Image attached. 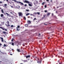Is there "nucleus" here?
Wrapping results in <instances>:
<instances>
[{
    "label": "nucleus",
    "mask_w": 64,
    "mask_h": 64,
    "mask_svg": "<svg viewBox=\"0 0 64 64\" xmlns=\"http://www.w3.org/2000/svg\"><path fill=\"white\" fill-rule=\"evenodd\" d=\"M24 3H28V5L29 6H30V7H32V5L31 4H30V2L28 0H25L24 1Z\"/></svg>",
    "instance_id": "1"
},
{
    "label": "nucleus",
    "mask_w": 64,
    "mask_h": 64,
    "mask_svg": "<svg viewBox=\"0 0 64 64\" xmlns=\"http://www.w3.org/2000/svg\"><path fill=\"white\" fill-rule=\"evenodd\" d=\"M14 2H16V3H18V4H19L20 5H24V4H23V3H22L21 2H18L16 0H14Z\"/></svg>",
    "instance_id": "2"
},
{
    "label": "nucleus",
    "mask_w": 64,
    "mask_h": 64,
    "mask_svg": "<svg viewBox=\"0 0 64 64\" xmlns=\"http://www.w3.org/2000/svg\"><path fill=\"white\" fill-rule=\"evenodd\" d=\"M6 14H7V16H9L10 15V17H11V18H12V19H13V18H14V17L13 16H11V15H10L8 14V13L7 12H6Z\"/></svg>",
    "instance_id": "3"
},
{
    "label": "nucleus",
    "mask_w": 64,
    "mask_h": 64,
    "mask_svg": "<svg viewBox=\"0 0 64 64\" xmlns=\"http://www.w3.org/2000/svg\"><path fill=\"white\" fill-rule=\"evenodd\" d=\"M7 23L8 24H7L8 25H6V24L7 27H9V26H10V25H9V21H7Z\"/></svg>",
    "instance_id": "4"
},
{
    "label": "nucleus",
    "mask_w": 64,
    "mask_h": 64,
    "mask_svg": "<svg viewBox=\"0 0 64 64\" xmlns=\"http://www.w3.org/2000/svg\"><path fill=\"white\" fill-rule=\"evenodd\" d=\"M18 14L19 16H22L23 15V14H22V13L21 12H18Z\"/></svg>",
    "instance_id": "5"
},
{
    "label": "nucleus",
    "mask_w": 64,
    "mask_h": 64,
    "mask_svg": "<svg viewBox=\"0 0 64 64\" xmlns=\"http://www.w3.org/2000/svg\"><path fill=\"white\" fill-rule=\"evenodd\" d=\"M20 26H18L16 28V29L18 31H19V30H19V28H20Z\"/></svg>",
    "instance_id": "6"
},
{
    "label": "nucleus",
    "mask_w": 64,
    "mask_h": 64,
    "mask_svg": "<svg viewBox=\"0 0 64 64\" xmlns=\"http://www.w3.org/2000/svg\"><path fill=\"white\" fill-rule=\"evenodd\" d=\"M12 18H8V21H10V22H12Z\"/></svg>",
    "instance_id": "7"
},
{
    "label": "nucleus",
    "mask_w": 64,
    "mask_h": 64,
    "mask_svg": "<svg viewBox=\"0 0 64 64\" xmlns=\"http://www.w3.org/2000/svg\"><path fill=\"white\" fill-rule=\"evenodd\" d=\"M31 21L30 20H28L27 21V24H31Z\"/></svg>",
    "instance_id": "8"
},
{
    "label": "nucleus",
    "mask_w": 64,
    "mask_h": 64,
    "mask_svg": "<svg viewBox=\"0 0 64 64\" xmlns=\"http://www.w3.org/2000/svg\"><path fill=\"white\" fill-rule=\"evenodd\" d=\"M16 50L18 52H21V50H20V48L17 49Z\"/></svg>",
    "instance_id": "9"
},
{
    "label": "nucleus",
    "mask_w": 64,
    "mask_h": 64,
    "mask_svg": "<svg viewBox=\"0 0 64 64\" xmlns=\"http://www.w3.org/2000/svg\"><path fill=\"white\" fill-rule=\"evenodd\" d=\"M26 58H30V55H28V56H26Z\"/></svg>",
    "instance_id": "10"
},
{
    "label": "nucleus",
    "mask_w": 64,
    "mask_h": 64,
    "mask_svg": "<svg viewBox=\"0 0 64 64\" xmlns=\"http://www.w3.org/2000/svg\"><path fill=\"white\" fill-rule=\"evenodd\" d=\"M0 38L1 39H2V42H4V40H3V38H2V37H0Z\"/></svg>",
    "instance_id": "11"
},
{
    "label": "nucleus",
    "mask_w": 64,
    "mask_h": 64,
    "mask_svg": "<svg viewBox=\"0 0 64 64\" xmlns=\"http://www.w3.org/2000/svg\"><path fill=\"white\" fill-rule=\"evenodd\" d=\"M50 13L48 12L47 14V16H49V15H50Z\"/></svg>",
    "instance_id": "12"
},
{
    "label": "nucleus",
    "mask_w": 64,
    "mask_h": 64,
    "mask_svg": "<svg viewBox=\"0 0 64 64\" xmlns=\"http://www.w3.org/2000/svg\"><path fill=\"white\" fill-rule=\"evenodd\" d=\"M4 16V14H2L0 15V16L1 17H3Z\"/></svg>",
    "instance_id": "13"
},
{
    "label": "nucleus",
    "mask_w": 64,
    "mask_h": 64,
    "mask_svg": "<svg viewBox=\"0 0 64 64\" xmlns=\"http://www.w3.org/2000/svg\"><path fill=\"white\" fill-rule=\"evenodd\" d=\"M24 26L25 27H28V24H25Z\"/></svg>",
    "instance_id": "14"
},
{
    "label": "nucleus",
    "mask_w": 64,
    "mask_h": 64,
    "mask_svg": "<svg viewBox=\"0 0 64 64\" xmlns=\"http://www.w3.org/2000/svg\"><path fill=\"white\" fill-rule=\"evenodd\" d=\"M30 15V13H28L26 14V16H28V15Z\"/></svg>",
    "instance_id": "15"
},
{
    "label": "nucleus",
    "mask_w": 64,
    "mask_h": 64,
    "mask_svg": "<svg viewBox=\"0 0 64 64\" xmlns=\"http://www.w3.org/2000/svg\"><path fill=\"white\" fill-rule=\"evenodd\" d=\"M3 33L4 34H7V32H3Z\"/></svg>",
    "instance_id": "16"
},
{
    "label": "nucleus",
    "mask_w": 64,
    "mask_h": 64,
    "mask_svg": "<svg viewBox=\"0 0 64 64\" xmlns=\"http://www.w3.org/2000/svg\"><path fill=\"white\" fill-rule=\"evenodd\" d=\"M23 62H27V60H23Z\"/></svg>",
    "instance_id": "17"
},
{
    "label": "nucleus",
    "mask_w": 64,
    "mask_h": 64,
    "mask_svg": "<svg viewBox=\"0 0 64 64\" xmlns=\"http://www.w3.org/2000/svg\"><path fill=\"white\" fill-rule=\"evenodd\" d=\"M46 16V15L44 14L43 15V17L42 18H45V16Z\"/></svg>",
    "instance_id": "18"
},
{
    "label": "nucleus",
    "mask_w": 64,
    "mask_h": 64,
    "mask_svg": "<svg viewBox=\"0 0 64 64\" xmlns=\"http://www.w3.org/2000/svg\"><path fill=\"white\" fill-rule=\"evenodd\" d=\"M45 2H43L42 3V5H44V4H45Z\"/></svg>",
    "instance_id": "19"
},
{
    "label": "nucleus",
    "mask_w": 64,
    "mask_h": 64,
    "mask_svg": "<svg viewBox=\"0 0 64 64\" xmlns=\"http://www.w3.org/2000/svg\"><path fill=\"white\" fill-rule=\"evenodd\" d=\"M1 12H2V13H4V12L3 11V10H1Z\"/></svg>",
    "instance_id": "20"
},
{
    "label": "nucleus",
    "mask_w": 64,
    "mask_h": 64,
    "mask_svg": "<svg viewBox=\"0 0 64 64\" xmlns=\"http://www.w3.org/2000/svg\"><path fill=\"white\" fill-rule=\"evenodd\" d=\"M44 8H47V5H45L44 6Z\"/></svg>",
    "instance_id": "21"
},
{
    "label": "nucleus",
    "mask_w": 64,
    "mask_h": 64,
    "mask_svg": "<svg viewBox=\"0 0 64 64\" xmlns=\"http://www.w3.org/2000/svg\"><path fill=\"white\" fill-rule=\"evenodd\" d=\"M12 45L13 46H14V43L12 42Z\"/></svg>",
    "instance_id": "22"
},
{
    "label": "nucleus",
    "mask_w": 64,
    "mask_h": 64,
    "mask_svg": "<svg viewBox=\"0 0 64 64\" xmlns=\"http://www.w3.org/2000/svg\"><path fill=\"white\" fill-rule=\"evenodd\" d=\"M4 47H7V46H6L5 44H4Z\"/></svg>",
    "instance_id": "23"
},
{
    "label": "nucleus",
    "mask_w": 64,
    "mask_h": 64,
    "mask_svg": "<svg viewBox=\"0 0 64 64\" xmlns=\"http://www.w3.org/2000/svg\"><path fill=\"white\" fill-rule=\"evenodd\" d=\"M26 11H28V12H29V10H26Z\"/></svg>",
    "instance_id": "24"
},
{
    "label": "nucleus",
    "mask_w": 64,
    "mask_h": 64,
    "mask_svg": "<svg viewBox=\"0 0 64 64\" xmlns=\"http://www.w3.org/2000/svg\"><path fill=\"white\" fill-rule=\"evenodd\" d=\"M14 40V38H13L12 39V40H11V41L12 42V41H13V40Z\"/></svg>",
    "instance_id": "25"
},
{
    "label": "nucleus",
    "mask_w": 64,
    "mask_h": 64,
    "mask_svg": "<svg viewBox=\"0 0 64 64\" xmlns=\"http://www.w3.org/2000/svg\"><path fill=\"white\" fill-rule=\"evenodd\" d=\"M24 20H26V18H25V16H24Z\"/></svg>",
    "instance_id": "26"
},
{
    "label": "nucleus",
    "mask_w": 64,
    "mask_h": 64,
    "mask_svg": "<svg viewBox=\"0 0 64 64\" xmlns=\"http://www.w3.org/2000/svg\"><path fill=\"white\" fill-rule=\"evenodd\" d=\"M44 12H45V13H46V12H47V11L46 10H45L44 11Z\"/></svg>",
    "instance_id": "27"
},
{
    "label": "nucleus",
    "mask_w": 64,
    "mask_h": 64,
    "mask_svg": "<svg viewBox=\"0 0 64 64\" xmlns=\"http://www.w3.org/2000/svg\"><path fill=\"white\" fill-rule=\"evenodd\" d=\"M12 42H10L9 43V44H10L11 45H12Z\"/></svg>",
    "instance_id": "28"
},
{
    "label": "nucleus",
    "mask_w": 64,
    "mask_h": 64,
    "mask_svg": "<svg viewBox=\"0 0 64 64\" xmlns=\"http://www.w3.org/2000/svg\"><path fill=\"white\" fill-rule=\"evenodd\" d=\"M14 27V26H13V25H12L11 26V27Z\"/></svg>",
    "instance_id": "29"
},
{
    "label": "nucleus",
    "mask_w": 64,
    "mask_h": 64,
    "mask_svg": "<svg viewBox=\"0 0 64 64\" xmlns=\"http://www.w3.org/2000/svg\"><path fill=\"white\" fill-rule=\"evenodd\" d=\"M0 53H1L2 54H3L4 53V52H1V51H0Z\"/></svg>",
    "instance_id": "30"
},
{
    "label": "nucleus",
    "mask_w": 64,
    "mask_h": 64,
    "mask_svg": "<svg viewBox=\"0 0 64 64\" xmlns=\"http://www.w3.org/2000/svg\"><path fill=\"white\" fill-rule=\"evenodd\" d=\"M36 20V18H34V19L33 20Z\"/></svg>",
    "instance_id": "31"
},
{
    "label": "nucleus",
    "mask_w": 64,
    "mask_h": 64,
    "mask_svg": "<svg viewBox=\"0 0 64 64\" xmlns=\"http://www.w3.org/2000/svg\"><path fill=\"white\" fill-rule=\"evenodd\" d=\"M40 34H38V36H40Z\"/></svg>",
    "instance_id": "32"
},
{
    "label": "nucleus",
    "mask_w": 64,
    "mask_h": 64,
    "mask_svg": "<svg viewBox=\"0 0 64 64\" xmlns=\"http://www.w3.org/2000/svg\"><path fill=\"white\" fill-rule=\"evenodd\" d=\"M4 5L5 6H7V4H5Z\"/></svg>",
    "instance_id": "33"
},
{
    "label": "nucleus",
    "mask_w": 64,
    "mask_h": 64,
    "mask_svg": "<svg viewBox=\"0 0 64 64\" xmlns=\"http://www.w3.org/2000/svg\"><path fill=\"white\" fill-rule=\"evenodd\" d=\"M37 13L38 15H39L40 14V13L39 12H37Z\"/></svg>",
    "instance_id": "34"
},
{
    "label": "nucleus",
    "mask_w": 64,
    "mask_h": 64,
    "mask_svg": "<svg viewBox=\"0 0 64 64\" xmlns=\"http://www.w3.org/2000/svg\"><path fill=\"white\" fill-rule=\"evenodd\" d=\"M24 6L26 7V6H27V4H25L24 5Z\"/></svg>",
    "instance_id": "35"
},
{
    "label": "nucleus",
    "mask_w": 64,
    "mask_h": 64,
    "mask_svg": "<svg viewBox=\"0 0 64 64\" xmlns=\"http://www.w3.org/2000/svg\"><path fill=\"white\" fill-rule=\"evenodd\" d=\"M4 30H5L6 31H7V30L6 29H4Z\"/></svg>",
    "instance_id": "36"
},
{
    "label": "nucleus",
    "mask_w": 64,
    "mask_h": 64,
    "mask_svg": "<svg viewBox=\"0 0 64 64\" xmlns=\"http://www.w3.org/2000/svg\"><path fill=\"white\" fill-rule=\"evenodd\" d=\"M37 13L34 12V14H36Z\"/></svg>",
    "instance_id": "37"
},
{
    "label": "nucleus",
    "mask_w": 64,
    "mask_h": 64,
    "mask_svg": "<svg viewBox=\"0 0 64 64\" xmlns=\"http://www.w3.org/2000/svg\"><path fill=\"white\" fill-rule=\"evenodd\" d=\"M0 28H1V29H2L3 28L2 27H0Z\"/></svg>",
    "instance_id": "38"
},
{
    "label": "nucleus",
    "mask_w": 64,
    "mask_h": 64,
    "mask_svg": "<svg viewBox=\"0 0 64 64\" xmlns=\"http://www.w3.org/2000/svg\"><path fill=\"white\" fill-rule=\"evenodd\" d=\"M2 30H5V29H4V28H2Z\"/></svg>",
    "instance_id": "39"
},
{
    "label": "nucleus",
    "mask_w": 64,
    "mask_h": 64,
    "mask_svg": "<svg viewBox=\"0 0 64 64\" xmlns=\"http://www.w3.org/2000/svg\"><path fill=\"white\" fill-rule=\"evenodd\" d=\"M28 18H30V16H28Z\"/></svg>",
    "instance_id": "40"
},
{
    "label": "nucleus",
    "mask_w": 64,
    "mask_h": 64,
    "mask_svg": "<svg viewBox=\"0 0 64 64\" xmlns=\"http://www.w3.org/2000/svg\"><path fill=\"white\" fill-rule=\"evenodd\" d=\"M53 15H54V14H52V16H53Z\"/></svg>",
    "instance_id": "41"
},
{
    "label": "nucleus",
    "mask_w": 64,
    "mask_h": 64,
    "mask_svg": "<svg viewBox=\"0 0 64 64\" xmlns=\"http://www.w3.org/2000/svg\"><path fill=\"white\" fill-rule=\"evenodd\" d=\"M30 15L31 16H32V15H33V14H31Z\"/></svg>",
    "instance_id": "42"
},
{
    "label": "nucleus",
    "mask_w": 64,
    "mask_h": 64,
    "mask_svg": "<svg viewBox=\"0 0 64 64\" xmlns=\"http://www.w3.org/2000/svg\"><path fill=\"white\" fill-rule=\"evenodd\" d=\"M41 61L39 62V63H41Z\"/></svg>",
    "instance_id": "43"
},
{
    "label": "nucleus",
    "mask_w": 64,
    "mask_h": 64,
    "mask_svg": "<svg viewBox=\"0 0 64 64\" xmlns=\"http://www.w3.org/2000/svg\"><path fill=\"white\" fill-rule=\"evenodd\" d=\"M44 25H47V24H45L44 23Z\"/></svg>",
    "instance_id": "44"
},
{
    "label": "nucleus",
    "mask_w": 64,
    "mask_h": 64,
    "mask_svg": "<svg viewBox=\"0 0 64 64\" xmlns=\"http://www.w3.org/2000/svg\"><path fill=\"white\" fill-rule=\"evenodd\" d=\"M2 3V2H0V3Z\"/></svg>",
    "instance_id": "45"
},
{
    "label": "nucleus",
    "mask_w": 64,
    "mask_h": 64,
    "mask_svg": "<svg viewBox=\"0 0 64 64\" xmlns=\"http://www.w3.org/2000/svg\"><path fill=\"white\" fill-rule=\"evenodd\" d=\"M11 53V52H9V53Z\"/></svg>",
    "instance_id": "46"
},
{
    "label": "nucleus",
    "mask_w": 64,
    "mask_h": 64,
    "mask_svg": "<svg viewBox=\"0 0 64 64\" xmlns=\"http://www.w3.org/2000/svg\"><path fill=\"white\" fill-rule=\"evenodd\" d=\"M11 7H12V8H13V6H11Z\"/></svg>",
    "instance_id": "47"
},
{
    "label": "nucleus",
    "mask_w": 64,
    "mask_h": 64,
    "mask_svg": "<svg viewBox=\"0 0 64 64\" xmlns=\"http://www.w3.org/2000/svg\"><path fill=\"white\" fill-rule=\"evenodd\" d=\"M2 45V44H0V46H1Z\"/></svg>",
    "instance_id": "48"
},
{
    "label": "nucleus",
    "mask_w": 64,
    "mask_h": 64,
    "mask_svg": "<svg viewBox=\"0 0 64 64\" xmlns=\"http://www.w3.org/2000/svg\"><path fill=\"white\" fill-rule=\"evenodd\" d=\"M10 13H11V14H12V12H10Z\"/></svg>",
    "instance_id": "49"
},
{
    "label": "nucleus",
    "mask_w": 64,
    "mask_h": 64,
    "mask_svg": "<svg viewBox=\"0 0 64 64\" xmlns=\"http://www.w3.org/2000/svg\"><path fill=\"white\" fill-rule=\"evenodd\" d=\"M46 1L48 2L49 1V0H46Z\"/></svg>",
    "instance_id": "50"
},
{
    "label": "nucleus",
    "mask_w": 64,
    "mask_h": 64,
    "mask_svg": "<svg viewBox=\"0 0 64 64\" xmlns=\"http://www.w3.org/2000/svg\"><path fill=\"white\" fill-rule=\"evenodd\" d=\"M7 2H8V0H6Z\"/></svg>",
    "instance_id": "51"
},
{
    "label": "nucleus",
    "mask_w": 64,
    "mask_h": 64,
    "mask_svg": "<svg viewBox=\"0 0 64 64\" xmlns=\"http://www.w3.org/2000/svg\"><path fill=\"white\" fill-rule=\"evenodd\" d=\"M10 55H12V54H10Z\"/></svg>",
    "instance_id": "52"
},
{
    "label": "nucleus",
    "mask_w": 64,
    "mask_h": 64,
    "mask_svg": "<svg viewBox=\"0 0 64 64\" xmlns=\"http://www.w3.org/2000/svg\"><path fill=\"white\" fill-rule=\"evenodd\" d=\"M36 3H38V2L37 1H36Z\"/></svg>",
    "instance_id": "53"
},
{
    "label": "nucleus",
    "mask_w": 64,
    "mask_h": 64,
    "mask_svg": "<svg viewBox=\"0 0 64 64\" xmlns=\"http://www.w3.org/2000/svg\"><path fill=\"white\" fill-rule=\"evenodd\" d=\"M59 8V7L57 6V8Z\"/></svg>",
    "instance_id": "54"
},
{
    "label": "nucleus",
    "mask_w": 64,
    "mask_h": 64,
    "mask_svg": "<svg viewBox=\"0 0 64 64\" xmlns=\"http://www.w3.org/2000/svg\"><path fill=\"white\" fill-rule=\"evenodd\" d=\"M38 62V63H39V62L38 61V62Z\"/></svg>",
    "instance_id": "55"
},
{
    "label": "nucleus",
    "mask_w": 64,
    "mask_h": 64,
    "mask_svg": "<svg viewBox=\"0 0 64 64\" xmlns=\"http://www.w3.org/2000/svg\"><path fill=\"white\" fill-rule=\"evenodd\" d=\"M14 49H12V51H13V50Z\"/></svg>",
    "instance_id": "56"
},
{
    "label": "nucleus",
    "mask_w": 64,
    "mask_h": 64,
    "mask_svg": "<svg viewBox=\"0 0 64 64\" xmlns=\"http://www.w3.org/2000/svg\"><path fill=\"white\" fill-rule=\"evenodd\" d=\"M50 2H52V0H50Z\"/></svg>",
    "instance_id": "57"
},
{
    "label": "nucleus",
    "mask_w": 64,
    "mask_h": 64,
    "mask_svg": "<svg viewBox=\"0 0 64 64\" xmlns=\"http://www.w3.org/2000/svg\"><path fill=\"white\" fill-rule=\"evenodd\" d=\"M5 42H6V41L5 40H4Z\"/></svg>",
    "instance_id": "58"
},
{
    "label": "nucleus",
    "mask_w": 64,
    "mask_h": 64,
    "mask_svg": "<svg viewBox=\"0 0 64 64\" xmlns=\"http://www.w3.org/2000/svg\"><path fill=\"white\" fill-rule=\"evenodd\" d=\"M31 18L32 19V17H31Z\"/></svg>",
    "instance_id": "59"
},
{
    "label": "nucleus",
    "mask_w": 64,
    "mask_h": 64,
    "mask_svg": "<svg viewBox=\"0 0 64 64\" xmlns=\"http://www.w3.org/2000/svg\"><path fill=\"white\" fill-rule=\"evenodd\" d=\"M48 38V39H49V38Z\"/></svg>",
    "instance_id": "60"
},
{
    "label": "nucleus",
    "mask_w": 64,
    "mask_h": 64,
    "mask_svg": "<svg viewBox=\"0 0 64 64\" xmlns=\"http://www.w3.org/2000/svg\"><path fill=\"white\" fill-rule=\"evenodd\" d=\"M38 60H39V58H38Z\"/></svg>",
    "instance_id": "61"
},
{
    "label": "nucleus",
    "mask_w": 64,
    "mask_h": 64,
    "mask_svg": "<svg viewBox=\"0 0 64 64\" xmlns=\"http://www.w3.org/2000/svg\"><path fill=\"white\" fill-rule=\"evenodd\" d=\"M6 8L7 7H5Z\"/></svg>",
    "instance_id": "62"
},
{
    "label": "nucleus",
    "mask_w": 64,
    "mask_h": 64,
    "mask_svg": "<svg viewBox=\"0 0 64 64\" xmlns=\"http://www.w3.org/2000/svg\"><path fill=\"white\" fill-rule=\"evenodd\" d=\"M12 1H14V0H12Z\"/></svg>",
    "instance_id": "63"
},
{
    "label": "nucleus",
    "mask_w": 64,
    "mask_h": 64,
    "mask_svg": "<svg viewBox=\"0 0 64 64\" xmlns=\"http://www.w3.org/2000/svg\"><path fill=\"white\" fill-rule=\"evenodd\" d=\"M58 61V62H59V61Z\"/></svg>",
    "instance_id": "64"
}]
</instances>
